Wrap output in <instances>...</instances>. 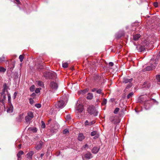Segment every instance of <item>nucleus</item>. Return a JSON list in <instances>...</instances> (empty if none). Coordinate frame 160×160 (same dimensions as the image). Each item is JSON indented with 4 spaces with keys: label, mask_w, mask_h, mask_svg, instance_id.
<instances>
[{
    "label": "nucleus",
    "mask_w": 160,
    "mask_h": 160,
    "mask_svg": "<svg viewBox=\"0 0 160 160\" xmlns=\"http://www.w3.org/2000/svg\"><path fill=\"white\" fill-rule=\"evenodd\" d=\"M50 87L52 90H56L58 87L57 84L54 82H51L50 84Z\"/></svg>",
    "instance_id": "obj_8"
},
{
    "label": "nucleus",
    "mask_w": 160,
    "mask_h": 160,
    "mask_svg": "<svg viewBox=\"0 0 160 160\" xmlns=\"http://www.w3.org/2000/svg\"><path fill=\"white\" fill-rule=\"evenodd\" d=\"M24 57L22 55H21L19 56V59H20L21 62H22L23 60Z\"/></svg>",
    "instance_id": "obj_31"
},
{
    "label": "nucleus",
    "mask_w": 160,
    "mask_h": 160,
    "mask_svg": "<svg viewBox=\"0 0 160 160\" xmlns=\"http://www.w3.org/2000/svg\"><path fill=\"white\" fill-rule=\"evenodd\" d=\"M66 118L67 119H70L71 117L69 115H67L66 117Z\"/></svg>",
    "instance_id": "obj_47"
},
{
    "label": "nucleus",
    "mask_w": 160,
    "mask_h": 160,
    "mask_svg": "<svg viewBox=\"0 0 160 160\" xmlns=\"http://www.w3.org/2000/svg\"><path fill=\"white\" fill-rule=\"evenodd\" d=\"M66 104L63 100H60L56 103L55 106L57 108H62Z\"/></svg>",
    "instance_id": "obj_4"
},
{
    "label": "nucleus",
    "mask_w": 160,
    "mask_h": 160,
    "mask_svg": "<svg viewBox=\"0 0 160 160\" xmlns=\"http://www.w3.org/2000/svg\"><path fill=\"white\" fill-rule=\"evenodd\" d=\"M3 87L4 89H7L8 87L6 83H5L3 84Z\"/></svg>",
    "instance_id": "obj_38"
},
{
    "label": "nucleus",
    "mask_w": 160,
    "mask_h": 160,
    "mask_svg": "<svg viewBox=\"0 0 160 160\" xmlns=\"http://www.w3.org/2000/svg\"><path fill=\"white\" fill-rule=\"evenodd\" d=\"M154 6L155 7H158V3L157 2H154L153 3Z\"/></svg>",
    "instance_id": "obj_45"
},
{
    "label": "nucleus",
    "mask_w": 160,
    "mask_h": 160,
    "mask_svg": "<svg viewBox=\"0 0 160 160\" xmlns=\"http://www.w3.org/2000/svg\"><path fill=\"white\" fill-rule=\"evenodd\" d=\"M136 48L139 52L143 51L145 48L144 46L141 45H138L136 46Z\"/></svg>",
    "instance_id": "obj_9"
},
{
    "label": "nucleus",
    "mask_w": 160,
    "mask_h": 160,
    "mask_svg": "<svg viewBox=\"0 0 160 160\" xmlns=\"http://www.w3.org/2000/svg\"><path fill=\"white\" fill-rule=\"evenodd\" d=\"M88 111L91 115L92 114L95 116L97 115L98 112L93 106H89L88 108Z\"/></svg>",
    "instance_id": "obj_2"
},
{
    "label": "nucleus",
    "mask_w": 160,
    "mask_h": 160,
    "mask_svg": "<svg viewBox=\"0 0 160 160\" xmlns=\"http://www.w3.org/2000/svg\"><path fill=\"white\" fill-rule=\"evenodd\" d=\"M133 95V92H132L130 93L127 96V98L129 99L131 98Z\"/></svg>",
    "instance_id": "obj_22"
},
{
    "label": "nucleus",
    "mask_w": 160,
    "mask_h": 160,
    "mask_svg": "<svg viewBox=\"0 0 160 160\" xmlns=\"http://www.w3.org/2000/svg\"><path fill=\"white\" fill-rule=\"evenodd\" d=\"M157 63H156V62L155 61L153 64L151 65L150 66H148L146 67L145 69L147 71L152 70L155 69Z\"/></svg>",
    "instance_id": "obj_6"
},
{
    "label": "nucleus",
    "mask_w": 160,
    "mask_h": 160,
    "mask_svg": "<svg viewBox=\"0 0 160 160\" xmlns=\"http://www.w3.org/2000/svg\"><path fill=\"white\" fill-rule=\"evenodd\" d=\"M93 95L91 93H89L88 94L87 98L88 99H91L93 98Z\"/></svg>",
    "instance_id": "obj_18"
},
{
    "label": "nucleus",
    "mask_w": 160,
    "mask_h": 160,
    "mask_svg": "<svg viewBox=\"0 0 160 160\" xmlns=\"http://www.w3.org/2000/svg\"><path fill=\"white\" fill-rule=\"evenodd\" d=\"M109 65L111 66H112L113 65V63L112 62H110L109 63Z\"/></svg>",
    "instance_id": "obj_49"
},
{
    "label": "nucleus",
    "mask_w": 160,
    "mask_h": 160,
    "mask_svg": "<svg viewBox=\"0 0 160 160\" xmlns=\"http://www.w3.org/2000/svg\"><path fill=\"white\" fill-rule=\"evenodd\" d=\"M92 158V154L90 152H88L82 156V158L83 160L85 159H89Z\"/></svg>",
    "instance_id": "obj_7"
},
{
    "label": "nucleus",
    "mask_w": 160,
    "mask_h": 160,
    "mask_svg": "<svg viewBox=\"0 0 160 160\" xmlns=\"http://www.w3.org/2000/svg\"><path fill=\"white\" fill-rule=\"evenodd\" d=\"M34 154V152L33 151H31L27 154V158L29 159H32L33 155Z\"/></svg>",
    "instance_id": "obj_12"
},
{
    "label": "nucleus",
    "mask_w": 160,
    "mask_h": 160,
    "mask_svg": "<svg viewBox=\"0 0 160 160\" xmlns=\"http://www.w3.org/2000/svg\"><path fill=\"white\" fill-rule=\"evenodd\" d=\"M143 85L145 87H147V88H149L150 86V83L148 82H145Z\"/></svg>",
    "instance_id": "obj_23"
},
{
    "label": "nucleus",
    "mask_w": 160,
    "mask_h": 160,
    "mask_svg": "<svg viewBox=\"0 0 160 160\" xmlns=\"http://www.w3.org/2000/svg\"><path fill=\"white\" fill-rule=\"evenodd\" d=\"M29 102L31 104H32L33 103V100L32 98H30L29 99Z\"/></svg>",
    "instance_id": "obj_42"
},
{
    "label": "nucleus",
    "mask_w": 160,
    "mask_h": 160,
    "mask_svg": "<svg viewBox=\"0 0 160 160\" xmlns=\"http://www.w3.org/2000/svg\"><path fill=\"white\" fill-rule=\"evenodd\" d=\"M7 91H8L7 89H4V88H3L2 92L1 93L2 96L3 95V94H5V92H7Z\"/></svg>",
    "instance_id": "obj_32"
},
{
    "label": "nucleus",
    "mask_w": 160,
    "mask_h": 160,
    "mask_svg": "<svg viewBox=\"0 0 160 160\" xmlns=\"http://www.w3.org/2000/svg\"><path fill=\"white\" fill-rule=\"evenodd\" d=\"M159 56L160 57V52H159Z\"/></svg>",
    "instance_id": "obj_57"
},
{
    "label": "nucleus",
    "mask_w": 160,
    "mask_h": 160,
    "mask_svg": "<svg viewBox=\"0 0 160 160\" xmlns=\"http://www.w3.org/2000/svg\"><path fill=\"white\" fill-rule=\"evenodd\" d=\"M13 108L12 104H9V107L8 108L7 111L8 113L12 112L13 111Z\"/></svg>",
    "instance_id": "obj_11"
},
{
    "label": "nucleus",
    "mask_w": 160,
    "mask_h": 160,
    "mask_svg": "<svg viewBox=\"0 0 160 160\" xmlns=\"http://www.w3.org/2000/svg\"><path fill=\"white\" fill-rule=\"evenodd\" d=\"M4 60V58L2 57L0 58V62L3 61Z\"/></svg>",
    "instance_id": "obj_48"
},
{
    "label": "nucleus",
    "mask_w": 160,
    "mask_h": 160,
    "mask_svg": "<svg viewBox=\"0 0 160 160\" xmlns=\"http://www.w3.org/2000/svg\"><path fill=\"white\" fill-rule=\"evenodd\" d=\"M6 69L2 67H0V72H5Z\"/></svg>",
    "instance_id": "obj_35"
},
{
    "label": "nucleus",
    "mask_w": 160,
    "mask_h": 160,
    "mask_svg": "<svg viewBox=\"0 0 160 160\" xmlns=\"http://www.w3.org/2000/svg\"><path fill=\"white\" fill-rule=\"evenodd\" d=\"M133 39L135 41H137L140 38V34H136L133 36Z\"/></svg>",
    "instance_id": "obj_19"
},
{
    "label": "nucleus",
    "mask_w": 160,
    "mask_h": 160,
    "mask_svg": "<svg viewBox=\"0 0 160 160\" xmlns=\"http://www.w3.org/2000/svg\"><path fill=\"white\" fill-rule=\"evenodd\" d=\"M7 94L8 98V102L9 104H12L11 102V97L10 94L8 92V91H7Z\"/></svg>",
    "instance_id": "obj_17"
},
{
    "label": "nucleus",
    "mask_w": 160,
    "mask_h": 160,
    "mask_svg": "<svg viewBox=\"0 0 160 160\" xmlns=\"http://www.w3.org/2000/svg\"><path fill=\"white\" fill-rule=\"evenodd\" d=\"M124 35V32L123 31H121V34L120 35H117V38H120L121 37H122V36H123Z\"/></svg>",
    "instance_id": "obj_30"
},
{
    "label": "nucleus",
    "mask_w": 160,
    "mask_h": 160,
    "mask_svg": "<svg viewBox=\"0 0 160 160\" xmlns=\"http://www.w3.org/2000/svg\"><path fill=\"white\" fill-rule=\"evenodd\" d=\"M36 82L39 86L42 87L44 85L43 83L41 81H37Z\"/></svg>",
    "instance_id": "obj_20"
},
{
    "label": "nucleus",
    "mask_w": 160,
    "mask_h": 160,
    "mask_svg": "<svg viewBox=\"0 0 160 160\" xmlns=\"http://www.w3.org/2000/svg\"><path fill=\"white\" fill-rule=\"evenodd\" d=\"M34 117V115L32 112L30 111L27 113L26 116L25 117V120L26 122L29 123L31 120Z\"/></svg>",
    "instance_id": "obj_3"
},
{
    "label": "nucleus",
    "mask_w": 160,
    "mask_h": 160,
    "mask_svg": "<svg viewBox=\"0 0 160 160\" xmlns=\"http://www.w3.org/2000/svg\"><path fill=\"white\" fill-rule=\"evenodd\" d=\"M156 78L158 82H160V75H157L156 76Z\"/></svg>",
    "instance_id": "obj_33"
},
{
    "label": "nucleus",
    "mask_w": 160,
    "mask_h": 160,
    "mask_svg": "<svg viewBox=\"0 0 160 160\" xmlns=\"http://www.w3.org/2000/svg\"><path fill=\"white\" fill-rule=\"evenodd\" d=\"M107 102V100L106 99L104 98L102 103V105H104L106 104Z\"/></svg>",
    "instance_id": "obj_25"
},
{
    "label": "nucleus",
    "mask_w": 160,
    "mask_h": 160,
    "mask_svg": "<svg viewBox=\"0 0 160 160\" xmlns=\"http://www.w3.org/2000/svg\"><path fill=\"white\" fill-rule=\"evenodd\" d=\"M85 138V137L82 133H79L78 135V139L79 141H82Z\"/></svg>",
    "instance_id": "obj_13"
},
{
    "label": "nucleus",
    "mask_w": 160,
    "mask_h": 160,
    "mask_svg": "<svg viewBox=\"0 0 160 160\" xmlns=\"http://www.w3.org/2000/svg\"><path fill=\"white\" fill-rule=\"evenodd\" d=\"M83 106L82 104H79L76 108V110L79 112H82L83 111Z\"/></svg>",
    "instance_id": "obj_10"
},
{
    "label": "nucleus",
    "mask_w": 160,
    "mask_h": 160,
    "mask_svg": "<svg viewBox=\"0 0 160 160\" xmlns=\"http://www.w3.org/2000/svg\"><path fill=\"white\" fill-rule=\"evenodd\" d=\"M23 154V152L22 151H20L17 154L18 160H21V155Z\"/></svg>",
    "instance_id": "obj_15"
},
{
    "label": "nucleus",
    "mask_w": 160,
    "mask_h": 160,
    "mask_svg": "<svg viewBox=\"0 0 160 160\" xmlns=\"http://www.w3.org/2000/svg\"><path fill=\"white\" fill-rule=\"evenodd\" d=\"M2 96L3 97V99H2V100H0V102H1L3 103V101L5 100L6 98V94H3V95Z\"/></svg>",
    "instance_id": "obj_24"
},
{
    "label": "nucleus",
    "mask_w": 160,
    "mask_h": 160,
    "mask_svg": "<svg viewBox=\"0 0 160 160\" xmlns=\"http://www.w3.org/2000/svg\"><path fill=\"white\" fill-rule=\"evenodd\" d=\"M43 144V142L42 141L40 142L37 145L36 147V149L37 150L40 149L42 147Z\"/></svg>",
    "instance_id": "obj_16"
},
{
    "label": "nucleus",
    "mask_w": 160,
    "mask_h": 160,
    "mask_svg": "<svg viewBox=\"0 0 160 160\" xmlns=\"http://www.w3.org/2000/svg\"><path fill=\"white\" fill-rule=\"evenodd\" d=\"M15 0L16 1V2L18 3H19L20 2L19 0Z\"/></svg>",
    "instance_id": "obj_56"
},
{
    "label": "nucleus",
    "mask_w": 160,
    "mask_h": 160,
    "mask_svg": "<svg viewBox=\"0 0 160 160\" xmlns=\"http://www.w3.org/2000/svg\"><path fill=\"white\" fill-rule=\"evenodd\" d=\"M132 78L130 79H128L127 78H123V82L124 83H130L128 85L126 88V89L129 88L130 87H131L132 86V83H130L132 81Z\"/></svg>",
    "instance_id": "obj_5"
},
{
    "label": "nucleus",
    "mask_w": 160,
    "mask_h": 160,
    "mask_svg": "<svg viewBox=\"0 0 160 160\" xmlns=\"http://www.w3.org/2000/svg\"><path fill=\"white\" fill-rule=\"evenodd\" d=\"M44 155V154H43V153H42V154H41V155H40V156H41V157L42 158L43 157V156Z\"/></svg>",
    "instance_id": "obj_55"
},
{
    "label": "nucleus",
    "mask_w": 160,
    "mask_h": 160,
    "mask_svg": "<svg viewBox=\"0 0 160 160\" xmlns=\"http://www.w3.org/2000/svg\"><path fill=\"white\" fill-rule=\"evenodd\" d=\"M41 89V88H36V89L35 90V92H36V93H38L39 92H40V89Z\"/></svg>",
    "instance_id": "obj_36"
},
{
    "label": "nucleus",
    "mask_w": 160,
    "mask_h": 160,
    "mask_svg": "<svg viewBox=\"0 0 160 160\" xmlns=\"http://www.w3.org/2000/svg\"><path fill=\"white\" fill-rule=\"evenodd\" d=\"M69 132L68 130V129H64L63 131V134H66Z\"/></svg>",
    "instance_id": "obj_34"
},
{
    "label": "nucleus",
    "mask_w": 160,
    "mask_h": 160,
    "mask_svg": "<svg viewBox=\"0 0 160 160\" xmlns=\"http://www.w3.org/2000/svg\"><path fill=\"white\" fill-rule=\"evenodd\" d=\"M22 145L21 144H19L18 145V148L20 149L21 148Z\"/></svg>",
    "instance_id": "obj_54"
},
{
    "label": "nucleus",
    "mask_w": 160,
    "mask_h": 160,
    "mask_svg": "<svg viewBox=\"0 0 160 160\" xmlns=\"http://www.w3.org/2000/svg\"><path fill=\"white\" fill-rule=\"evenodd\" d=\"M96 91V89L93 88L92 90V92H94Z\"/></svg>",
    "instance_id": "obj_52"
},
{
    "label": "nucleus",
    "mask_w": 160,
    "mask_h": 160,
    "mask_svg": "<svg viewBox=\"0 0 160 160\" xmlns=\"http://www.w3.org/2000/svg\"><path fill=\"white\" fill-rule=\"evenodd\" d=\"M97 93L98 94H100L102 93V91L101 89H99L96 91Z\"/></svg>",
    "instance_id": "obj_43"
},
{
    "label": "nucleus",
    "mask_w": 160,
    "mask_h": 160,
    "mask_svg": "<svg viewBox=\"0 0 160 160\" xmlns=\"http://www.w3.org/2000/svg\"><path fill=\"white\" fill-rule=\"evenodd\" d=\"M119 110V108H115V110L114 111V113L115 114H117Z\"/></svg>",
    "instance_id": "obj_29"
},
{
    "label": "nucleus",
    "mask_w": 160,
    "mask_h": 160,
    "mask_svg": "<svg viewBox=\"0 0 160 160\" xmlns=\"http://www.w3.org/2000/svg\"><path fill=\"white\" fill-rule=\"evenodd\" d=\"M41 127L42 128H44L45 127V124L44 121H41Z\"/></svg>",
    "instance_id": "obj_28"
},
{
    "label": "nucleus",
    "mask_w": 160,
    "mask_h": 160,
    "mask_svg": "<svg viewBox=\"0 0 160 160\" xmlns=\"http://www.w3.org/2000/svg\"><path fill=\"white\" fill-rule=\"evenodd\" d=\"M111 121H112L114 119V117H111L110 118Z\"/></svg>",
    "instance_id": "obj_50"
},
{
    "label": "nucleus",
    "mask_w": 160,
    "mask_h": 160,
    "mask_svg": "<svg viewBox=\"0 0 160 160\" xmlns=\"http://www.w3.org/2000/svg\"><path fill=\"white\" fill-rule=\"evenodd\" d=\"M44 76L47 78L54 79L56 76V74L53 72L49 71L46 72L44 75Z\"/></svg>",
    "instance_id": "obj_1"
},
{
    "label": "nucleus",
    "mask_w": 160,
    "mask_h": 160,
    "mask_svg": "<svg viewBox=\"0 0 160 160\" xmlns=\"http://www.w3.org/2000/svg\"><path fill=\"white\" fill-rule=\"evenodd\" d=\"M17 93L16 92H14V94H13V99H15V98L16 97V96L17 95Z\"/></svg>",
    "instance_id": "obj_39"
},
{
    "label": "nucleus",
    "mask_w": 160,
    "mask_h": 160,
    "mask_svg": "<svg viewBox=\"0 0 160 160\" xmlns=\"http://www.w3.org/2000/svg\"><path fill=\"white\" fill-rule=\"evenodd\" d=\"M68 66V63L67 62H64L62 63V67L64 68H67Z\"/></svg>",
    "instance_id": "obj_26"
},
{
    "label": "nucleus",
    "mask_w": 160,
    "mask_h": 160,
    "mask_svg": "<svg viewBox=\"0 0 160 160\" xmlns=\"http://www.w3.org/2000/svg\"><path fill=\"white\" fill-rule=\"evenodd\" d=\"M88 147V145H87V144H85V145L84 146V148H85Z\"/></svg>",
    "instance_id": "obj_51"
},
{
    "label": "nucleus",
    "mask_w": 160,
    "mask_h": 160,
    "mask_svg": "<svg viewBox=\"0 0 160 160\" xmlns=\"http://www.w3.org/2000/svg\"><path fill=\"white\" fill-rule=\"evenodd\" d=\"M95 123V122L93 121H92L89 122V125H92L94 124Z\"/></svg>",
    "instance_id": "obj_44"
},
{
    "label": "nucleus",
    "mask_w": 160,
    "mask_h": 160,
    "mask_svg": "<svg viewBox=\"0 0 160 160\" xmlns=\"http://www.w3.org/2000/svg\"><path fill=\"white\" fill-rule=\"evenodd\" d=\"M33 94H32V95H33Z\"/></svg>",
    "instance_id": "obj_58"
},
{
    "label": "nucleus",
    "mask_w": 160,
    "mask_h": 160,
    "mask_svg": "<svg viewBox=\"0 0 160 160\" xmlns=\"http://www.w3.org/2000/svg\"><path fill=\"white\" fill-rule=\"evenodd\" d=\"M57 129H52L51 130V132L52 133H54L56 132Z\"/></svg>",
    "instance_id": "obj_41"
},
{
    "label": "nucleus",
    "mask_w": 160,
    "mask_h": 160,
    "mask_svg": "<svg viewBox=\"0 0 160 160\" xmlns=\"http://www.w3.org/2000/svg\"><path fill=\"white\" fill-rule=\"evenodd\" d=\"M35 106L37 108H39L41 107V105L40 104H36Z\"/></svg>",
    "instance_id": "obj_40"
},
{
    "label": "nucleus",
    "mask_w": 160,
    "mask_h": 160,
    "mask_svg": "<svg viewBox=\"0 0 160 160\" xmlns=\"http://www.w3.org/2000/svg\"><path fill=\"white\" fill-rule=\"evenodd\" d=\"M99 148L97 147H94L92 150V153L94 154H96L98 152L99 150Z\"/></svg>",
    "instance_id": "obj_14"
},
{
    "label": "nucleus",
    "mask_w": 160,
    "mask_h": 160,
    "mask_svg": "<svg viewBox=\"0 0 160 160\" xmlns=\"http://www.w3.org/2000/svg\"><path fill=\"white\" fill-rule=\"evenodd\" d=\"M85 124L86 125H89V122H88V121L87 120L85 121Z\"/></svg>",
    "instance_id": "obj_46"
},
{
    "label": "nucleus",
    "mask_w": 160,
    "mask_h": 160,
    "mask_svg": "<svg viewBox=\"0 0 160 160\" xmlns=\"http://www.w3.org/2000/svg\"><path fill=\"white\" fill-rule=\"evenodd\" d=\"M51 120H52L51 119H50L48 120V124H49L51 122Z\"/></svg>",
    "instance_id": "obj_53"
},
{
    "label": "nucleus",
    "mask_w": 160,
    "mask_h": 160,
    "mask_svg": "<svg viewBox=\"0 0 160 160\" xmlns=\"http://www.w3.org/2000/svg\"><path fill=\"white\" fill-rule=\"evenodd\" d=\"M96 134V131H93L91 132V136H94Z\"/></svg>",
    "instance_id": "obj_37"
},
{
    "label": "nucleus",
    "mask_w": 160,
    "mask_h": 160,
    "mask_svg": "<svg viewBox=\"0 0 160 160\" xmlns=\"http://www.w3.org/2000/svg\"><path fill=\"white\" fill-rule=\"evenodd\" d=\"M35 88V86L34 85H33L30 87V90L31 91L33 92L34 91Z\"/></svg>",
    "instance_id": "obj_27"
},
{
    "label": "nucleus",
    "mask_w": 160,
    "mask_h": 160,
    "mask_svg": "<svg viewBox=\"0 0 160 160\" xmlns=\"http://www.w3.org/2000/svg\"><path fill=\"white\" fill-rule=\"evenodd\" d=\"M88 91V89H86L83 90L82 91H80V93H82V94H84L86 92H87Z\"/></svg>",
    "instance_id": "obj_21"
}]
</instances>
